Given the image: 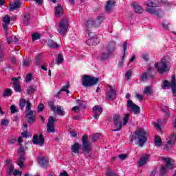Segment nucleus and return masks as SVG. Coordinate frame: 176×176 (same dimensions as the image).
Here are the masks:
<instances>
[{
	"mask_svg": "<svg viewBox=\"0 0 176 176\" xmlns=\"http://www.w3.org/2000/svg\"><path fill=\"white\" fill-rule=\"evenodd\" d=\"M43 108H45V106L43 105V104H40L38 106V108H37V112H42V111H43Z\"/></svg>",
	"mask_w": 176,
	"mask_h": 176,
	"instance_id": "obj_56",
	"label": "nucleus"
},
{
	"mask_svg": "<svg viewBox=\"0 0 176 176\" xmlns=\"http://www.w3.org/2000/svg\"><path fill=\"white\" fill-rule=\"evenodd\" d=\"M129 118H130V114L126 113L124 115L122 126H126V124H127V123H129Z\"/></svg>",
	"mask_w": 176,
	"mask_h": 176,
	"instance_id": "obj_41",
	"label": "nucleus"
},
{
	"mask_svg": "<svg viewBox=\"0 0 176 176\" xmlns=\"http://www.w3.org/2000/svg\"><path fill=\"white\" fill-rule=\"evenodd\" d=\"M106 175L107 176H116V175H115V173H113V172L111 170H107V173H106Z\"/></svg>",
	"mask_w": 176,
	"mask_h": 176,
	"instance_id": "obj_57",
	"label": "nucleus"
},
{
	"mask_svg": "<svg viewBox=\"0 0 176 176\" xmlns=\"http://www.w3.org/2000/svg\"><path fill=\"white\" fill-rule=\"evenodd\" d=\"M162 160L166 163V166H162L161 167V173L162 175H165L168 170H173L174 168V161L170 157H162Z\"/></svg>",
	"mask_w": 176,
	"mask_h": 176,
	"instance_id": "obj_3",
	"label": "nucleus"
},
{
	"mask_svg": "<svg viewBox=\"0 0 176 176\" xmlns=\"http://www.w3.org/2000/svg\"><path fill=\"white\" fill-rule=\"evenodd\" d=\"M155 146H162V139L160 136L157 135L155 137Z\"/></svg>",
	"mask_w": 176,
	"mask_h": 176,
	"instance_id": "obj_37",
	"label": "nucleus"
},
{
	"mask_svg": "<svg viewBox=\"0 0 176 176\" xmlns=\"http://www.w3.org/2000/svg\"><path fill=\"white\" fill-rule=\"evenodd\" d=\"M32 41H38L41 38V34L38 33H34L32 35Z\"/></svg>",
	"mask_w": 176,
	"mask_h": 176,
	"instance_id": "obj_47",
	"label": "nucleus"
},
{
	"mask_svg": "<svg viewBox=\"0 0 176 176\" xmlns=\"http://www.w3.org/2000/svg\"><path fill=\"white\" fill-rule=\"evenodd\" d=\"M116 47V43H115V41H111L107 45L106 50H107L108 52H110L112 54Z\"/></svg>",
	"mask_w": 176,
	"mask_h": 176,
	"instance_id": "obj_28",
	"label": "nucleus"
},
{
	"mask_svg": "<svg viewBox=\"0 0 176 176\" xmlns=\"http://www.w3.org/2000/svg\"><path fill=\"white\" fill-rule=\"evenodd\" d=\"M64 14V8H63V6L61 5H58L56 7L54 8V15L55 17L57 19L61 17Z\"/></svg>",
	"mask_w": 176,
	"mask_h": 176,
	"instance_id": "obj_19",
	"label": "nucleus"
},
{
	"mask_svg": "<svg viewBox=\"0 0 176 176\" xmlns=\"http://www.w3.org/2000/svg\"><path fill=\"white\" fill-rule=\"evenodd\" d=\"M1 126H8L9 124V120L3 119L1 120Z\"/></svg>",
	"mask_w": 176,
	"mask_h": 176,
	"instance_id": "obj_51",
	"label": "nucleus"
},
{
	"mask_svg": "<svg viewBox=\"0 0 176 176\" xmlns=\"http://www.w3.org/2000/svg\"><path fill=\"white\" fill-rule=\"evenodd\" d=\"M161 111L165 113L166 116H170V110H168V107L166 106H162L161 107Z\"/></svg>",
	"mask_w": 176,
	"mask_h": 176,
	"instance_id": "obj_42",
	"label": "nucleus"
},
{
	"mask_svg": "<svg viewBox=\"0 0 176 176\" xmlns=\"http://www.w3.org/2000/svg\"><path fill=\"white\" fill-rule=\"evenodd\" d=\"M20 8V2L14 1V3H10V10L13 12V10H17Z\"/></svg>",
	"mask_w": 176,
	"mask_h": 176,
	"instance_id": "obj_29",
	"label": "nucleus"
},
{
	"mask_svg": "<svg viewBox=\"0 0 176 176\" xmlns=\"http://www.w3.org/2000/svg\"><path fill=\"white\" fill-rule=\"evenodd\" d=\"M16 142L17 139L16 138H12L11 139L9 140L8 144H10V145H12V144H14Z\"/></svg>",
	"mask_w": 176,
	"mask_h": 176,
	"instance_id": "obj_55",
	"label": "nucleus"
},
{
	"mask_svg": "<svg viewBox=\"0 0 176 176\" xmlns=\"http://www.w3.org/2000/svg\"><path fill=\"white\" fill-rule=\"evenodd\" d=\"M6 39H7V42L8 43H16V42H19V38H17V37L12 35V36H8V34Z\"/></svg>",
	"mask_w": 176,
	"mask_h": 176,
	"instance_id": "obj_31",
	"label": "nucleus"
},
{
	"mask_svg": "<svg viewBox=\"0 0 176 176\" xmlns=\"http://www.w3.org/2000/svg\"><path fill=\"white\" fill-rule=\"evenodd\" d=\"M82 151L85 153H89L91 151V143L87 142V135L82 136Z\"/></svg>",
	"mask_w": 176,
	"mask_h": 176,
	"instance_id": "obj_11",
	"label": "nucleus"
},
{
	"mask_svg": "<svg viewBox=\"0 0 176 176\" xmlns=\"http://www.w3.org/2000/svg\"><path fill=\"white\" fill-rule=\"evenodd\" d=\"M132 75V72L131 70H129L128 72H126L125 74V77L126 79H130V77Z\"/></svg>",
	"mask_w": 176,
	"mask_h": 176,
	"instance_id": "obj_58",
	"label": "nucleus"
},
{
	"mask_svg": "<svg viewBox=\"0 0 176 176\" xmlns=\"http://www.w3.org/2000/svg\"><path fill=\"white\" fill-rule=\"evenodd\" d=\"M168 60L166 59L165 58H162L160 61L159 63H155L154 67L157 69L159 74H163V72H167L168 68Z\"/></svg>",
	"mask_w": 176,
	"mask_h": 176,
	"instance_id": "obj_4",
	"label": "nucleus"
},
{
	"mask_svg": "<svg viewBox=\"0 0 176 176\" xmlns=\"http://www.w3.org/2000/svg\"><path fill=\"white\" fill-rule=\"evenodd\" d=\"M156 74V71H155V68L149 67L147 72H144L141 76L142 80L145 82V80H148L149 78H153Z\"/></svg>",
	"mask_w": 176,
	"mask_h": 176,
	"instance_id": "obj_10",
	"label": "nucleus"
},
{
	"mask_svg": "<svg viewBox=\"0 0 176 176\" xmlns=\"http://www.w3.org/2000/svg\"><path fill=\"white\" fill-rule=\"evenodd\" d=\"M106 97L109 101L113 100L116 97V91L113 89V87L109 85V90L107 92Z\"/></svg>",
	"mask_w": 176,
	"mask_h": 176,
	"instance_id": "obj_17",
	"label": "nucleus"
},
{
	"mask_svg": "<svg viewBox=\"0 0 176 176\" xmlns=\"http://www.w3.org/2000/svg\"><path fill=\"white\" fill-rule=\"evenodd\" d=\"M30 19H31L30 14L28 12L25 13L22 17V21L25 25H28V23H30Z\"/></svg>",
	"mask_w": 176,
	"mask_h": 176,
	"instance_id": "obj_32",
	"label": "nucleus"
},
{
	"mask_svg": "<svg viewBox=\"0 0 176 176\" xmlns=\"http://www.w3.org/2000/svg\"><path fill=\"white\" fill-rule=\"evenodd\" d=\"M142 58L144 60V61H148L149 60V56L148 54L145 53L142 55Z\"/></svg>",
	"mask_w": 176,
	"mask_h": 176,
	"instance_id": "obj_60",
	"label": "nucleus"
},
{
	"mask_svg": "<svg viewBox=\"0 0 176 176\" xmlns=\"http://www.w3.org/2000/svg\"><path fill=\"white\" fill-rule=\"evenodd\" d=\"M126 107L129 111H132L135 115H138L140 113V107L133 102V100H127Z\"/></svg>",
	"mask_w": 176,
	"mask_h": 176,
	"instance_id": "obj_12",
	"label": "nucleus"
},
{
	"mask_svg": "<svg viewBox=\"0 0 176 176\" xmlns=\"http://www.w3.org/2000/svg\"><path fill=\"white\" fill-rule=\"evenodd\" d=\"M6 165L7 166L8 168V174L9 176L13 175V170H14V166H13V164H12V161L10 160H7L6 161Z\"/></svg>",
	"mask_w": 176,
	"mask_h": 176,
	"instance_id": "obj_21",
	"label": "nucleus"
},
{
	"mask_svg": "<svg viewBox=\"0 0 176 176\" xmlns=\"http://www.w3.org/2000/svg\"><path fill=\"white\" fill-rule=\"evenodd\" d=\"M18 155L19 156V158L17 161L18 166L21 168L23 166H24V156H25V152H24V148H20L18 151Z\"/></svg>",
	"mask_w": 176,
	"mask_h": 176,
	"instance_id": "obj_16",
	"label": "nucleus"
},
{
	"mask_svg": "<svg viewBox=\"0 0 176 176\" xmlns=\"http://www.w3.org/2000/svg\"><path fill=\"white\" fill-rule=\"evenodd\" d=\"M148 140V135L144 129H138L133 134L131 141H136L139 146H144Z\"/></svg>",
	"mask_w": 176,
	"mask_h": 176,
	"instance_id": "obj_1",
	"label": "nucleus"
},
{
	"mask_svg": "<svg viewBox=\"0 0 176 176\" xmlns=\"http://www.w3.org/2000/svg\"><path fill=\"white\" fill-rule=\"evenodd\" d=\"M28 102H30L27 101L25 99H21L19 100V106L21 107V109H24V107L26 106L25 109H27V104H28Z\"/></svg>",
	"mask_w": 176,
	"mask_h": 176,
	"instance_id": "obj_36",
	"label": "nucleus"
},
{
	"mask_svg": "<svg viewBox=\"0 0 176 176\" xmlns=\"http://www.w3.org/2000/svg\"><path fill=\"white\" fill-rule=\"evenodd\" d=\"M32 142L36 145L43 146V144H45V138H43V135L42 133H40L38 135H34L33 136Z\"/></svg>",
	"mask_w": 176,
	"mask_h": 176,
	"instance_id": "obj_13",
	"label": "nucleus"
},
{
	"mask_svg": "<svg viewBox=\"0 0 176 176\" xmlns=\"http://www.w3.org/2000/svg\"><path fill=\"white\" fill-rule=\"evenodd\" d=\"M94 119H98V116L102 113V107L100 105L94 106L92 109Z\"/></svg>",
	"mask_w": 176,
	"mask_h": 176,
	"instance_id": "obj_18",
	"label": "nucleus"
},
{
	"mask_svg": "<svg viewBox=\"0 0 176 176\" xmlns=\"http://www.w3.org/2000/svg\"><path fill=\"white\" fill-rule=\"evenodd\" d=\"M113 122L114 123H118V122H120V116L118 115V114H115L113 116Z\"/></svg>",
	"mask_w": 176,
	"mask_h": 176,
	"instance_id": "obj_46",
	"label": "nucleus"
},
{
	"mask_svg": "<svg viewBox=\"0 0 176 176\" xmlns=\"http://www.w3.org/2000/svg\"><path fill=\"white\" fill-rule=\"evenodd\" d=\"M105 20V15L104 14H102L99 15L95 21V27H98V25H101V23Z\"/></svg>",
	"mask_w": 176,
	"mask_h": 176,
	"instance_id": "obj_25",
	"label": "nucleus"
},
{
	"mask_svg": "<svg viewBox=\"0 0 176 176\" xmlns=\"http://www.w3.org/2000/svg\"><path fill=\"white\" fill-rule=\"evenodd\" d=\"M133 6L134 8V10H135V13H138V14H141V13H142V12H144V9H142V7L140 6V5H138V3H133Z\"/></svg>",
	"mask_w": 176,
	"mask_h": 176,
	"instance_id": "obj_30",
	"label": "nucleus"
},
{
	"mask_svg": "<svg viewBox=\"0 0 176 176\" xmlns=\"http://www.w3.org/2000/svg\"><path fill=\"white\" fill-rule=\"evenodd\" d=\"M112 56L111 52L107 51V49L102 50V52L100 54V60H108V58Z\"/></svg>",
	"mask_w": 176,
	"mask_h": 176,
	"instance_id": "obj_22",
	"label": "nucleus"
},
{
	"mask_svg": "<svg viewBox=\"0 0 176 176\" xmlns=\"http://www.w3.org/2000/svg\"><path fill=\"white\" fill-rule=\"evenodd\" d=\"M37 160L40 166H41V167H43L44 168L47 167V166L49 165V159L45 157H38L37 158Z\"/></svg>",
	"mask_w": 176,
	"mask_h": 176,
	"instance_id": "obj_20",
	"label": "nucleus"
},
{
	"mask_svg": "<svg viewBox=\"0 0 176 176\" xmlns=\"http://www.w3.org/2000/svg\"><path fill=\"white\" fill-rule=\"evenodd\" d=\"M162 28H163V30H164V31H167V30H168V24L164 23L162 24Z\"/></svg>",
	"mask_w": 176,
	"mask_h": 176,
	"instance_id": "obj_61",
	"label": "nucleus"
},
{
	"mask_svg": "<svg viewBox=\"0 0 176 176\" xmlns=\"http://www.w3.org/2000/svg\"><path fill=\"white\" fill-rule=\"evenodd\" d=\"M50 107L52 111H53L54 112L56 111L58 115H59L60 116H64V115H65V113L64 112V108L63 107L58 105L56 107L53 102H50Z\"/></svg>",
	"mask_w": 176,
	"mask_h": 176,
	"instance_id": "obj_14",
	"label": "nucleus"
},
{
	"mask_svg": "<svg viewBox=\"0 0 176 176\" xmlns=\"http://www.w3.org/2000/svg\"><path fill=\"white\" fill-rule=\"evenodd\" d=\"M47 43V45L49 46V47H52L53 49H56V48L58 47V44H57L53 40H50V39L48 40Z\"/></svg>",
	"mask_w": 176,
	"mask_h": 176,
	"instance_id": "obj_33",
	"label": "nucleus"
},
{
	"mask_svg": "<svg viewBox=\"0 0 176 176\" xmlns=\"http://www.w3.org/2000/svg\"><path fill=\"white\" fill-rule=\"evenodd\" d=\"M149 159V155H145L140 157L139 162H138V166L142 167V166H144V164H146L148 162V160Z\"/></svg>",
	"mask_w": 176,
	"mask_h": 176,
	"instance_id": "obj_24",
	"label": "nucleus"
},
{
	"mask_svg": "<svg viewBox=\"0 0 176 176\" xmlns=\"http://www.w3.org/2000/svg\"><path fill=\"white\" fill-rule=\"evenodd\" d=\"M59 176H69V175H68V173H67V171H63V172L60 173Z\"/></svg>",
	"mask_w": 176,
	"mask_h": 176,
	"instance_id": "obj_64",
	"label": "nucleus"
},
{
	"mask_svg": "<svg viewBox=\"0 0 176 176\" xmlns=\"http://www.w3.org/2000/svg\"><path fill=\"white\" fill-rule=\"evenodd\" d=\"M56 122V119H54L52 116H50L48 119V122L47 124V133H54L56 129H54V123Z\"/></svg>",
	"mask_w": 176,
	"mask_h": 176,
	"instance_id": "obj_15",
	"label": "nucleus"
},
{
	"mask_svg": "<svg viewBox=\"0 0 176 176\" xmlns=\"http://www.w3.org/2000/svg\"><path fill=\"white\" fill-rule=\"evenodd\" d=\"M26 112V120L28 123H34L35 121V112L31 110V102L27 103Z\"/></svg>",
	"mask_w": 176,
	"mask_h": 176,
	"instance_id": "obj_6",
	"label": "nucleus"
},
{
	"mask_svg": "<svg viewBox=\"0 0 176 176\" xmlns=\"http://www.w3.org/2000/svg\"><path fill=\"white\" fill-rule=\"evenodd\" d=\"M116 3V1H115V0L109 1L106 5L105 11L107 12H109L111 10H112V8L115 6Z\"/></svg>",
	"mask_w": 176,
	"mask_h": 176,
	"instance_id": "obj_27",
	"label": "nucleus"
},
{
	"mask_svg": "<svg viewBox=\"0 0 176 176\" xmlns=\"http://www.w3.org/2000/svg\"><path fill=\"white\" fill-rule=\"evenodd\" d=\"M68 89H69V85H65L63 87V88L60 89V91H66L67 94H69V91H68Z\"/></svg>",
	"mask_w": 176,
	"mask_h": 176,
	"instance_id": "obj_48",
	"label": "nucleus"
},
{
	"mask_svg": "<svg viewBox=\"0 0 176 176\" xmlns=\"http://www.w3.org/2000/svg\"><path fill=\"white\" fill-rule=\"evenodd\" d=\"M88 36L89 38H88L86 41L87 45H88V46H94V43L93 40V38H94V36H91V34H90V36Z\"/></svg>",
	"mask_w": 176,
	"mask_h": 176,
	"instance_id": "obj_38",
	"label": "nucleus"
},
{
	"mask_svg": "<svg viewBox=\"0 0 176 176\" xmlns=\"http://www.w3.org/2000/svg\"><path fill=\"white\" fill-rule=\"evenodd\" d=\"M161 87H162V89H163L164 90H166V89H167V87H171L172 91H173V94H175V91H176L175 76H173L172 83H170V82H168L167 80H165L162 82Z\"/></svg>",
	"mask_w": 176,
	"mask_h": 176,
	"instance_id": "obj_7",
	"label": "nucleus"
},
{
	"mask_svg": "<svg viewBox=\"0 0 176 176\" xmlns=\"http://www.w3.org/2000/svg\"><path fill=\"white\" fill-rule=\"evenodd\" d=\"M34 93V88L32 87H30L28 89V94H32Z\"/></svg>",
	"mask_w": 176,
	"mask_h": 176,
	"instance_id": "obj_62",
	"label": "nucleus"
},
{
	"mask_svg": "<svg viewBox=\"0 0 176 176\" xmlns=\"http://www.w3.org/2000/svg\"><path fill=\"white\" fill-rule=\"evenodd\" d=\"M21 174H23V173L17 169H15L14 172H12V175L14 176H21Z\"/></svg>",
	"mask_w": 176,
	"mask_h": 176,
	"instance_id": "obj_50",
	"label": "nucleus"
},
{
	"mask_svg": "<svg viewBox=\"0 0 176 176\" xmlns=\"http://www.w3.org/2000/svg\"><path fill=\"white\" fill-rule=\"evenodd\" d=\"M14 82V91L17 93H20L21 91V87H20V84L19 82V79L17 78H12Z\"/></svg>",
	"mask_w": 176,
	"mask_h": 176,
	"instance_id": "obj_26",
	"label": "nucleus"
},
{
	"mask_svg": "<svg viewBox=\"0 0 176 176\" xmlns=\"http://www.w3.org/2000/svg\"><path fill=\"white\" fill-rule=\"evenodd\" d=\"M3 21L4 24L9 25L10 23V18L9 17V16L6 15L3 18Z\"/></svg>",
	"mask_w": 176,
	"mask_h": 176,
	"instance_id": "obj_45",
	"label": "nucleus"
},
{
	"mask_svg": "<svg viewBox=\"0 0 176 176\" xmlns=\"http://www.w3.org/2000/svg\"><path fill=\"white\" fill-rule=\"evenodd\" d=\"M63 61H64V58L61 54H59L56 58V64L60 65V64H63Z\"/></svg>",
	"mask_w": 176,
	"mask_h": 176,
	"instance_id": "obj_39",
	"label": "nucleus"
},
{
	"mask_svg": "<svg viewBox=\"0 0 176 176\" xmlns=\"http://www.w3.org/2000/svg\"><path fill=\"white\" fill-rule=\"evenodd\" d=\"M146 10L148 13H151V14H155L156 16H159V11L154 9V8L156 7V4H155V2L152 1L151 0H148L146 3Z\"/></svg>",
	"mask_w": 176,
	"mask_h": 176,
	"instance_id": "obj_9",
	"label": "nucleus"
},
{
	"mask_svg": "<svg viewBox=\"0 0 176 176\" xmlns=\"http://www.w3.org/2000/svg\"><path fill=\"white\" fill-rule=\"evenodd\" d=\"M32 79V74H28L26 77H25V82L28 83V82H30Z\"/></svg>",
	"mask_w": 176,
	"mask_h": 176,
	"instance_id": "obj_53",
	"label": "nucleus"
},
{
	"mask_svg": "<svg viewBox=\"0 0 176 176\" xmlns=\"http://www.w3.org/2000/svg\"><path fill=\"white\" fill-rule=\"evenodd\" d=\"M100 137H101V135L100 133H96L93 135L92 140L93 141H98Z\"/></svg>",
	"mask_w": 176,
	"mask_h": 176,
	"instance_id": "obj_49",
	"label": "nucleus"
},
{
	"mask_svg": "<svg viewBox=\"0 0 176 176\" xmlns=\"http://www.w3.org/2000/svg\"><path fill=\"white\" fill-rule=\"evenodd\" d=\"M118 157L120 159V160H126L127 155L126 154H121L118 155Z\"/></svg>",
	"mask_w": 176,
	"mask_h": 176,
	"instance_id": "obj_59",
	"label": "nucleus"
},
{
	"mask_svg": "<svg viewBox=\"0 0 176 176\" xmlns=\"http://www.w3.org/2000/svg\"><path fill=\"white\" fill-rule=\"evenodd\" d=\"M68 27H69V23L67 18H63L59 23L58 32L60 35H64L68 31Z\"/></svg>",
	"mask_w": 176,
	"mask_h": 176,
	"instance_id": "obj_5",
	"label": "nucleus"
},
{
	"mask_svg": "<svg viewBox=\"0 0 176 176\" xmlns=\"http://www.w3.org/2000/svg\"><path fill=\"white\" fill-rule=\"evenodd\" d=\"M97 83H98V78L87 75L82 76V85L84 87H91V86H94Z\"/></svg>",
	"mask_w": 176,
	"mask_h": 176,
	"instance_id": "obj_2",
	"label": "nucleus"
},
{
	"mask_svg": "<svg viewBox=\"0 0 176 176\" xmlns=\"http://www.w3.org/2000/svg\"><path fill=\"white\" fill-rule=\"evenodd\" d=\"M31 64V59L28 58L23 61V66L24 67H28Z\"/></svg>",
	"mask_w": 176,
	"mask_h": 176,
	"instance_id": "obj_54",
	"label": "nucleus"
},
{
	"mask_svg": "<svg viewBox=\"0 0 176 176\" xmlns=\"http://www.w3.org/2000/svg\"><path fill=\"white\" fill-rule=\"evenodd\" d=\"M72 112H78L79 107L75 106L72 109Z\"/></svg>",
	"mask_w": 176,
	"mask_h": 176,
	"instance_id": "obj_63",
	"label": "nucleus"
},
{
	"mask_svg": "<svg viewBox=\"0 0 176 176\" xmlns=\"http://www.w3.org/2000/svg\"><path fill=\"white\" fill-rule=\"evenodd\" d=\"M79 148H80V144L79 143H75L72 146V151L74 153H79Z\"/></svg>",
	"mask_w": 176,
	"mask_h": 176,
	"instance_id": "obj_35",
	"label": "nucleus"
},
{
	"mask_svg": "<svg viewBox=\"0 0 176 176\" xmlns=\"http://www.w3.org/2000/svg\"><path fill=\"white\" fill-rule=\"evenodd\" d=\"M93 41H94V45L96 46V45H98V43L101 42V37H98V36L95 37L94 36Z\"/></svg>",
	"mask_w": 176,
	"mask_h": 176,
	"instance_id": "obj_44",
	"label": "nucleus"
},
{
	"mask_svg": "<svg viewBox=\"0 0 176 176\" xmlns=\"http://www.w3.org/2000/svg\"><path fill=\"white\" fill-rule=\"evenodd\" d=\"M122 130V122H114V129L113 131H120Z\"/></svg>",
	"mask_w": 176,
	"mask_h": 176,
	"instance_id": "obj_40",
	"label": "nucleus"
},
{
	"mask_svg": "<svg viewBox=\"0 0 176 176\" xmlns=\"http://www.w3.org/2000/svg\"><path fill=\"white\" fill-rule=\"evenodd\" d=\"M126 50H127V42H124L123 44L122 55L120 57V67L123 66V63L124 61V57H126Z\"/></svg>",
	"mask_w": 176,
	"mask_h": 176,
	"instance_id": "obj_23",
	"label": "nucleus"
},
{
	"mask_svg": "<svg viewBox=\"0 0 176 176\" xmlns=\"http://www.w3.org/2000/svg\"><path fill=\"white\" fill-rule=\"evenodd\" d=\"M3 96V97H9V96H12V89H5Z\"/></svg>",
	"mask_w": 176,
	"mask_h": 176,
	"instance_id": "obj_43",
	"label": "nucleus"
},
{
	"mask_svg": "<svg viewBox=\"0 0 176 176\" xmlns=\"http://www.w3.org/2000/svg\"><path fill=\"white\" fill-rule=\"evenodd\" d=\"M96 25L94 19L92 18L88 19L87 22L85 23V32L87 34H88V36H94V33L91 32V28Z\"/></svg>",
	"mask_w": 176,
	"mask_h": 176,
	"instance_id": "obj_8",
	"label": "nucleus"
},
{
	"mask_svg": "<svg viewBox=\"0 0 176 176\" xmlns=\"http://www.w3.org/2000/svg\"><path fill=\"white\" fill-rule=\"evenodd\" d=\"M144 94H146V96H152L153 94L152 87L149 86H146L144 87Z\"/></svg>",
	"mask_w": 176,
	"mask_h": 176,
	"instance_id": "obj_34",
	"label": "nucleus"
},
{
	"mask_svg": "<svg viewBox=\"0 0 176 176\" xmlns=\"http://www.w3.org/2000/svg\"><path fill=\"white\" fill-rule=\"evenodd\" d=\"M10 109L11 111V113H16V112H18L17 109L14 104L11 105Z\"/></svg>",
	"mask_w": 176,
	"mask_h": 176,
	"instance_id": "obj_52",
	"label": "nucleus"
}]
</instances>
